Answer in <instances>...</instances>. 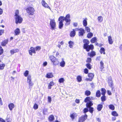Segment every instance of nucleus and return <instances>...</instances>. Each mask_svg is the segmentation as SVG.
I'll list each match as a JSON object with an SVG mask.
<instances>
[{
    "label": "nucleus",
    "mask_w": 122,
    "mask_h": 122,
    "mask_svg": "<svg viewBox=\"0 0 122 122\" xmlns=\"http://www.w3.org/2000/svg\"><path fill=\"white\" fill-rule=\"evenodd\" d=\"M54 85V83L53 81H51L50 82L48 86V88L49 89H51V86Z\"/></svg>",
    "instance_id": "cd10ccee"
},
{
    "label": "nucleus",
    "mask_w": 122,
    "mask_h": 122,
    "mask_svg": "<svg viewBox=\"0 0 122 122\" xmlns=\"http://www.w3.org/2000/svg\"><path fill=\"white\" fill-rule=\"evenodd\" d=\"M47 63L46 62H45L43 63V65L44 66H45L47 65Z\"/></svg>",
    "instance_id": "338daca9"
},
{
    "label": "nucleus",
    "mask_w": 122,
    "mask_h": 122,
    "mask_svg": "<svg viewBox=\"0 0 122 122\" xmlns=\"http://www.w3.org/2000/svg\"><path fill=\"white\" fill-rule=\"evenodd\" d=\"M76 32L74 31V29L73 30V31H71L70 33V36L71 37H73L75 35Z\"/></svg>",
    "instance_id": "b1692460"
},
{
    "label": "nucleus",
    "mask_w": 122,
    "mask_h": 122,
    "mask_svg": "<svg viewBox=\"0 0 122 122\" xmlns=\"http://www.w3.org/2000/svg\"><path fill=\"white\" fill-rule=\"evenodd\" d=\"M90 100V97H86L85 100L84 102H86L88 101H89Z\"/></svg>",
    "instance_id": "13d9d810"
},
{
    "label": "nucleus",
    "mask_w": 122,
    "mask_h": 122,
    "mask_svg": "<svg viewBox=\"0 0 122 122\" xmlns=\"http://www.w3.org/2000/svg\"><path fill=\"white\" fill-rule=\"evenodd\" d=\"M91 92L87 90L85 92V94L87 96L90 95L91 94Z\"/></svg>",
    "instance_id": "de8ad7c7"
},
{
    "label": "nucleus",
    "mask_w": 122,
    "mask_h": 122,
    "mask_svg": "<svg viewBox=\"0 0 122 122\" xmlns=\"http://www.w3.org/2000/svg\"><path fill=\"white\" fill-rule=\"evenodd\" d=\"M53 75L52 73H47L46 75V77L48 78H51L53 77Z\"/></svg>",
    "instance_id": "4468645a"
},
{
    "label": "nucleus",
    "mask_w": 122,
    "mask_h": 122,
    "mask_svg": "<svg viewBox=\"0 0 122 122\" xmlns=\"http://www.w3.org/2000/svg\"><path fill=\"white\" fill-rule=\"evenodd\" d=\"M28 83V85L29 88L31 89L32 86L33 85V83L32 81Z\"/></svg>",
    "instance_id": "a19ab883"
},
{
    "label": "nucleus",
    "mask_w": 122,
    "mask_h": 122,
    "mask_svg": "<svg viewBox=\"0 0 122 122\" xmlns=\"http://www.w3.org/2000/svg\"><path fill=\"white\" fill-rule=\"evenodd\" d=\"M20 33V31L19 29L18 28H17L14 31V35L16 36L19 35Z\"/></svg>",
    "instance_id": "f8f14e48"
},
{
    "label": "nucleus",
    "mask_w": 122,
    "mask_h": 122,
    "mask_svg": "<svg viewBox=\"0 0 122 122\" xmlns=\"http://www.w3.org/2000/svg\"><path fill=\"white\" fill-rule=\"evenodd\" d=\"M50 59L51 61L53 62L56 59L54 56H50Z\"/></svg>",
    "instance_id": "393cba45"
},
{
    "label": "nucleus",
    "mask_w": 122,
    "mask_h": 122,
    "mask_svg": "<svg viewBox=\"0 0 122 122\" xmlns=\"http://www.w3.org/2000/svg\"><path fill=\"white\" fill-rule=\"evenodd\" d=\"M101 99L102 102L106 100V97L105 95L101 97Z\"/></svg>",
    "instance_id": "8fccbe9b"
},
{
    "label": "nucleus",
    "mask_w": 122,
    "mask_h": 122,
    "mask_svg": "<svg viewBox=\"0 0 122 122\" xmlns=\"http://www.w3.org/2000/svg\"><path fill=\"white\" fill-rule=\"evenodd\" d=\"M85 33V30L81 28L79 29L78 34L79 36H83Z\"/></svg>",
    "instance_id": "9d476101"
},
{
    "label": "nucleus",
    "mask_w": 122,
    "mask_h": 122,
    "mask_svg": "<svg viewBox=\"0 0 122 122\" xmlns=\"http://www.w3.org/2000/svg\"><path fill=\"white\" fill-rule=\"evenodd\" d=\"M85 29L87 32H90V29L88 27H85Z\"/></svg>",
    "instance_id": "3c124183"
},
{
    "label": "nucleus",
    "mask_w": 122,
    "mask_h": 122,
    "mask_svg": "<svg viewBox=\"0 0 122 122\" xmlns=\"http://www.w3.org/2000/svg\"><path fill=\"white\" fill-rule=\"evenodd\" d=\"M8 40H5L3 41L1 43V45L3 46H5L8 43Z\"/></svg>",
    "instance_id": "f3484780"
},
{
    "label": "nucleus",
    "mask_w": 122,
    "mask_h": 122,
    "mask_svg": "<svg viewBox=\"0 0 122 122\" xmlns=\"http://www.w3.org/2000/svg\"><path fill=\"white\" fill-rule=\"evenodd\" d=\"M88 76L89 78H91L92 79V80L94 77V75L92 73H89L88 74Z\"/></svg>",
    "instance_id": "72a5a7b5"
},
{
    "label": "nucleus",
    "mask_w": 122,
    "mask_h": 122,
    "mask_svg": "<svg viewBox=\"0 0 122 122\" xmlns=\"http://www.w3.org/2000/svg\"><path fill=\"white\" fill-rule=\"evenodd\" d=\"M83 25L84 26H86L87 25V22L86 20H84L83 21Z\"/></svg>",
    "instance_id": "c03bdc74"
},
{
    "label": "nucleus",
    "mask_w": 122,
    "mask_h": 122,
    "mask_svg": "<svg viewBox=\"0 0 122 122\" xmlns=\"http://www.w3.org/2000/svg\"><path fill=\"white\" fill-rule=\"evenodd\" d=\"M64 18L63 21L65 20L66 22L65 25H67L70 24L71 20H70V15L69 14L66 15L65 17L62 16Z\"/></svg>",
    "instance_id": "f03ea898"
},
{
    "label": "nucleus",
    "mask_w": 122,
    "mask_h": 122,
    "mask_svg": "<svg viewBox=\"0 0 122 122\" xmlns=\"http://www.w3.org/2000/svg\"><path fill=\"white\" fill-rule=\"evenodd\" d=\"M77 116V115L76 113H73L70 114V117L72 120H73Z\"/></svg>",
    "instance_id": "9b49d317"
},
{
    "label": "nucleus",
    "mask_w": 122,
    "mask_h": 122,
    "mask_svg": "<svg viewBox=\"0 0 122 122\" xmlns=\"http://www.w3.org/2000/svg\"><path fill=\"white\" fill-rule=\"evenodd\" d=\"M41 49V47L40 46H37L35 48V50L38 51H39Z\"/></svg>",
    "instance_id": "6e6d98bb"
},
{
    "label": "nucleus",
    "mask_w": 122,
    "mask_h": 122,
    "mask_svg": "<svg viewBox=\"0 0 122 122\" xmlns=\"http://www.w3.org/2000/svg\"><path fill=\"white\" fill-rule=\"evenodd\" d=\"M63 60V59H62V60L60 62V66L62 67H64L65 64V62L64 60Z\"/></svg>",
    "instance_id": "4be33fe9"
},
{
    "label": "nucleus",
    "mask_w": 122,
    "mask_h": 122,
    "mask_svg": "<svg viewBox=\"0 0 122 122\" xmlns=\"http://www.w3.org/2000/svg\"><path fill=\"white\" fill-rule=\"evenodd\" d=\"M108 82L109 85L111 87L112 90H113V88L112 87V81L111 79H110L108 80Z\"/></svg>",
    "instance_id": "aec40b11"
},
{
    "label": "nucleus",
    "mask_w": 122,
    "mask_h": 122,
    "mask_svg": "<svg viewBox=\"0 0 122 122\" xmlns=\"http://www.w3.org/2000/svg\"><path fill=\"white\" fill-rule=\"evenodd\" d=\"M48 102L50 103L51 101V97L49 96L48 97Z\"/></svg>",
    "instance_id": "bf43d9fd"
},
{
    "label": "nucleus",
    "mask_w": 122,
    "mask_h": 122,
    "mask_svg": "<svg viewBox=\"0 0 122 122\" xmlns=\"http://www.w3.org/2000/svg\"><path fill=\"white\" fill-rule=\"evenodd\" d=\"M93 104L91 102H87L86 104V106L87 107H91L92 106Z\"/></svg>",
    "instance_id": "c85d7f7f"
},
{
    "label": "nucleus",
    "mask_w": 122,
    "mask_h": 122,
    "mask_svg": "<svg viewBox=\"0 0 122 122\" xmlns=\"http://www.w3.org/2000/svg\"><path fill=\"white\" fill-rule=\"evenodd\" d=\"M105 49L103 48H101L100 50V53L101 54H102V53H103L104 54H105Z\"/></svg>",
    "instance_id": "473e14b6"
},
{
    "label": "nucleus",
    "mask_w": 122,
    "mask_h": 122,
    "mask_svg": "<svg viewBox=\"0 0 122 122\" xmlns=\"http://www.w3.org/2000/svg\"><path fill=\"white\" fill-rule=\"evenodd\" d=\"M97 19L99 22H102L103 20V18L102 16H99L98 17Z\"/></svg>",
    "instance_id": "c756f323"
},
{
    "label": "nucleus",
    "mask_w": 122,
    "mask_h": 122,
    "mask_svg": "<svg viewBox=\"0 0 122 122\" xmlns=\"http://www.w3.org/2000/svg\"><path fill=\"white\" fill-rule=\"evenodd\" d=\"M102 94L103 96L105 95L106 93V90L104 88H102Z\"/></svg>",
    "instance_id": "79ce46f5"
},
{
    "label": "nucleus",
    "mask_w": 122,
    "mask_h": 122,
    "mask_svg": "<svg viewBox=\"0 0 122 122\" xmlns=\"http://www.w3.org/2000/svg\"><path fill=\"white\" fill-rule=\"evenodd\" d=\"M96 120L98 122H101V119L100 118H97Z\"/></svg>",
    "instance_id": "774afa93"
},
{
    "label": "nucleus",
    "mask_w": 122,
    "mask_h": 122,
    "mask_svg": "<svg viewBox=\"0 0 122 122\" xmlns=\"http://www.w3.org/2000/svg\"><path fill=\"white\" fill-rule=\"evenodd\" d=\"M108 40L109 43L110 44H112L113 43V41L111 36H109L108 37Z\"/></svg>",
    "instance_id": "ddd939ff"
},
{
    "label": "nucleus",
    "mask_w": 122,
    "mask_h": 122,
    "mask_svg": "<svg viewBox=\"0 0 122 122\" xmlns=\"http://www.w3.org/2000/svg\"><path fill=\"white\" fill-rule=\"evenodd\" d=\"M4 32V30H0V36Z\"/></svg>",
    "instance_id": "052dcab7"
},
{
    "label": "nucleus",
    "mask_w": 122,
    "mask_h": 122,
    "mask_svg": "<svg viewBox=\"0 0 122 122\" xmlns=\"http://www.w3.org/2000/svg\"><path fill=\"white\" fill-rule=\"evenodd\" d=\"M41 4L42 6L45 8L49 9L51 10V9L48 4L44 0H42L41 2Z\"/></svg>",
    "instance_id": "6e6552de"
},
{
    "label": "nucleus",
    "mask_w": 122,
    "mask_h": 122,
    "mask_svg": "<svg viewBox=\"0 0 122 122\" xmlns=\"http://www.w3.org/2000/svg\"><path fill=\"white\" fill-rule=\"evenodd\" d=\"M86 66L89 69L91 68V66L89 63H88L86 64Z\"/></svg>",
    "instance_id": "09e8293b"
},
{
    "label": "nucleus",
    "mask_w": 122,
    "mask_h": 122,
    "mask_svg": "<svg viewBox=\"0 0 122 122\" xmlns=\"http://www.w3.org/2000/svg\"><path fill=\"white\" fill-rule=\"evenodd\" d=\"M15 17H16V16H19V11L18 10H17L15 11Z\"/></svg>",
    "instance_id": "603ef678"
},
{
    "label": "nucleus",
    "mask_w": 122,
    "mask_h": 122,
    "mask_svg": "<svg viewBox=\"0 0 122 122\" xmlns=\"http://www.w3.org/2000/svg\"><path fill=\"white\" fill-rule=\"evenodd\" d=\"M49 119L50 121H52L54 119L53 116L52 115H50L49 117Z\"/></svg>",
    "instance_id": "c9c22d12"
},
{
    "label": "nucleus",
    "mask_w": 122,
    "mask_h": 122,
    "mask_svg": "<svg viewBox=\"0 0 122 122\" xmlns=\"http://www.w3.org/2000/svg\"><path fill=\"white\" fill-rule=\"evenodd\" d=\"M84 72L86 74H87L88 72V70L87 69H85L84 70Z\"/></svg>",
    "instance_id": "680f3d73"
},
{
    "label": "nucleus",
    "mask_w": 122,
    "mask_h": 122,
    "mask_svg": "<svg viewBox=\"0 0 122 122\" xmlns=\"http://www.w3.org/2000/svg\"><path fill=\"white\" fill-rule=\"evenodd\" d=\"M68 43L69 44V47L71 48L73 47L74 43L72 41H71L69 42Z\"/></svg>",
    "instance_id": "7c9ffc66"
},
{
    "label": "nucleus",
    "mask_w": 122,
    "mask_h": 122,
    "mask_svg": "<svg viewBox=\"0 0 122 122\" xmlns=\"http://www.w3.org/2000/svg\"><path fill=\"white\" fill-rule=\"evenodd\" d=\"M15 21L16 24L21 23L22 21V18L20 16H17L15 17Z\"/></svg>",
    "instance_id": "0eeeda50"
},
{
    "label": "nucleus",
    "mask_w": 122,
    "mask_h": 122,
    "mask_svg": "<svg viewBox=\"0 0 122 122\" xmlns=\"http://www.w3.org/2000/svg\"><path fill=\"white\" fill-rule=\"evenodd\" d=\"M101 96V92L100 91L98 90L97 91L96 93V96L97 97H99Z\"/></svg>",
    "instance_id": "e433bc0d"
},
{
    "label": "nucleus",
    "mask_w": 122,
    "mask_h": 122,
    "mask_svg": "<svg viewBox=\"0 0 122 122\" xmlns=\"http://www.w3.org/2000/svg\"><path fill=\"white\" fill-rule=\"evenodd\" d=\"M97 39L96 37H94L92 38L91 41V42L92 43H94L96 41Z\"/></svg>",
    "instance_id": "58836bf2"
},
{
    "label": "nucleus",
    "mask_w": 122,
    "mask_h": 122,
    "mask_svg": "<svg viewBox=\"0 0 122 122\" xmlns=\"http://www.w3.org/2000/svg\"><path fill=\"white\" fill-rule=\"evenodd\" d=\"M108 107L110 109L113 110L115 109L114 106L112 105L111 104L108 106Z\"/></svg>",
    "instance_id": "ea45409f"
},
{
    "label": "nucleus",
    "mask_w": 122,
    "mask_h": 122,
    "mask_svg": "<svg viewBox=\"0 0 122 122\" xmlns=\"http://www.w3.org/2000/svg\"><path fill=\"white\" fill-rule=\"evenodd\" d=\"M29 73V71L27 70H26L24 73V74L25 76L27 77L28 76Z\"/></svg>",
    "instance_id": "a18cd8bd"
},
{
    "label": "nucleus",
    "mask_w": 122,
    "mask_h": 122,
    "mask_svg": "<svg viewBox=\"0 0 122 122\" xmlns=\"http://www.w3.org/2000/svg\"><path fill=\"white\" fill-rule=\"evenodd\" d=\"M14 105L13 103L10 104L8 106L10 110L11 111L12 110L13 108L14 107Z\"/></svg>",
    "instance_id": "6ab92c4d"
},
{
    "label": "nucleus",
    "mask_w": 122,
    "mask_h": 122,
    "mask_svg": "<svg viewBox=\"0 0 122 122\" xmlns=\"http://www.w3.org/2000/svg\"><path fill=\"white\" fill-rule=\"evenodd\" d=\"M91 61V58H88L87 59V62H90Z\"/></svg>",
    "instance_id": "0e129e2a"
},
{
    "label": "nucleus",
    "mask_w": 122,
    "mask_h": 122,
    "mask_svg": "<svg viewBox=\"0 0 122 122\" xmlns=\"http://www.w3.org/2000/svg\"><path fill=\"white\" fill-rule=\"evenodd\" d=\"M87 115L85 114L84 115H83L80 117L78 119V122H83L87 119Z\"/></svg>",
    "instance_id": "423d86ee"
},
{
    "label": "nucleus",
    "mask_w": 122,
    "mask_h": 122,
    "mask_svg": "<svg viewBox=\"0 0 122 122\" xmlns=\"http://www.w3.org/2000/svg\"><path fill=\"white\" fill-rule=\"evenodd\" d=\"M50 59L51 61L53 62L56 59L54 56H50Z\"/></svg>",
    "instance_id": "a878e982"
},
{
    "label": "nucleus",
    "mask_w": 122,
    "mask_h": 122,
    "mask_svg": "<svg viewBox=\"0 0 122 122\" xmlns=\"http://www.w3.org/2000/svg\"><path fill=\"white\" fill-rule=\"evenodd\" d=\"M65 81L64 79L63 78H61L59 79V80L58 81L60 83H63Z\"/></svg>",
    "instance_id": "37998d69"
},
{
    "label": "nucleus",
    "mask_w": 122,
    "mask_h": 122,
    "mask_svg": "<svg viewBox=\"0 0 122 122\" xmlns=\"http://www.w3.org/2000/svg\"><path fill=\"white\" fill-rule=\"evenodd\" d=\"M75 102L78 103L80 102V100L79 99H76L75 100Z\"/></svg>",
    "instance_id": "69168bd1"
},
{
    "label": "nucleus",
    "mask_w": 122,
    "mask_h": 122,
    "mask_svg": "<svg viewBox=\"0 0 122 122\" xmlns=\"http://www.w3.org/2000/svg\"><path fill=\"white\" fill-rule=\"evenodd\" d=\"M38 105L36 104L35 103L34 105L33 108L35 110L37 109L38 108Z\"/></svg>",
    "instance_id": "5fc2aeb1"
},
{
    "label": "nucleus",
    "mask_w": 122,
    "mask_h": 122,
    "mask_svg": "<svg viewBox=\"0 0 122 122\" xmlns=\"http://www.w3.org/2000/svg\"><path fill=\"white\" fill-rule=\"evenodd\" d=\"M93 34L92 33H88L87 35V37L89 38H90L92 36Z\"/></svg>",
    "instance_id": "49530a36"
},
{
    "label": "nucleus",
    "mask_w": 122,
    "mask_h": 122,
    "mask_svg": "<svg viewBox=\"0 0 122 122\" xmlns=\"http://www.w3.org/2000/svg\"><path fill=\"white\" fill-rule=\"evenodd\" d=\"M112 115L114 116L117 117L118 116V114L117 113V112L115 111L112 112Z\"/></svg>",
    "instance_id": "f704fd0d"
},
{
    "label": "nucleus",
    "mask_w": 122,
    "mask_h": 122,
    "mask_svg": "<svg viewBox=\"0 0 122 122\" xmlns=\"http://www.w3.org/2000/svg\"><path fill=\"white\" fill-rule=\"evenodd\" d=\"M3 52V50L2 47L0 46V55H1Z\"/></svg>",
    "instance_id": "864d4df0"
},
{
    "label": "nucleus",
    "mask_w": 122,
    "mask_h": 122,
    "mask_svg": "<svg viewBox=\"0 0 122 122\" xmlns=\"http://www.w3.org/2000/svg\"><path fill=\"white\" fill-rule=\"evenodd\" d=\"M51 29L52 30H55L56 28V23L54 19H51L50 22Z\"/></svg>",
    "instance_id": "7ed1b4c3"
},
{
    "label": "nucleus",
    "mask_w": 122,
    "mask_h": 122,
    "mask_svg": "<svg viewBox=\"0 0 122 122\" xmlns=\"http://www.w3.org/2000/svg\"><path fill=\"white\" fill-rule=\"evenodd\" d=\"M29 54L31 56L32 55V53H36V52L35 51V48L33 47H31L30 48V49L29 50Z\"/></svg>",
    "instance_id": "1a4fd4ad"
},
{
    "label": "nucleus",
    "mask_w": 122,
    "mask_h": 122,
    "mask_svg": "<svg viewBox=\"0 0 122 122\" xmlns=\"http://www.w3.org/2000/svg\"><path fill=\"white\" fill-rule=\"evenodd\" d=\"M31 81V76L30 75H29L27 78V82L28 83Z\"/></svg>",
    "instance_id": "5701e85b"
},
{
    "label": "nucleus",
    "mask_w": 122,
    "mask_h": 122,
    "mask_svg": "<svg viewBox=\"0 0 122 122\" xmlns=\"http://www.w3.org/2000/svg\"><path fill=\"white\" fill-rule=\"evenodd\" d=\"M100 68L101 71H102L103 69L104 68V63L102 61H101L100 62Z\"/></svg>",
    "instance_id": "dca6fc26"
},
{
    "label": "nucleus",
    "mask_w": 122,
    "mask_h": 122,
    "mask_svg": "<svg viewBox=\"0 0 122 122\" xmlns=\"http://www.w3.org/2000/svg\"><path fill=\"white\" fill-rule=\"evenodd\" d=\"M96 55L95 52L93 51H92L90 53L89 52L88 53V55L90 57H93Z\"/></svg>",
    "instance_id": "412c9836"
},
{
    "label": "nucleus",
    "mask_w": 122,
    "mask_h": 122,
    "mask_svg": "<svg viewBox=\"0 0 122 122\" xmlns=\"http://www.w3.org/2000/svg\"><path fill=\"white\" fill-rule=\"evenodd\" d=\"M27 13L29 15H33L34 11V9L32 7H29L26 9Z\"/></svg>",
    "instance_id": "20e7f679"
},
{
    "label": "nucleus",
    "mask_w": 122,
    "mask_h": 122,
    "mask_svg": "<svg viewBox=\"0 0 122 122\" xmlns=\"http://www.w3.org/2000/svg\"><path fill=\"white\" fill-rule=\"evenodd\" d=\"M103 107V106L102 105L99 104L97 106V109L98 111H100Z\"/></svg>",
    "instance_id": "bb28decb"
},
{
    "label": "nucleus",
    "mask_w": 122,
    "mask_h": 122,
    "mask_svg": "<svg viewBox=\"0 0 122 122\" xmlns=\"http://www.w3.org/2000/svg\"><path fill=\"white\" fill-rule=\"evenodd\" d=\"M64 18L62 16L60 17L59 18L58 20L60 21L59 24V28L60 29H61L63 26V21Z\"/></svg>",
    "instance_id": "39448f33"
},
{
    "label": "nucleus",
    "mask_w": 122,
    "mask_h": 122,
    "mask_svg": "<svg viewBox=\"0 0 122 122\" xmlns=\"http://www.w3.org/2000/svg\"><path fill=\"white\" fill-rule=\"evenodd\" d=\"M5 65L4 64H3L2 63L0 64V70H2L4 69Z\"/></svg>",
    "instance_id": "4c0bfd02"
},
{
    "label": "nucleus",
    "mask_w": 122,
    "mask_h": 122,
    "mask_svg": "<svg viewBox=\"0 0 122 122\" xmlns=\"http://www.w3.org/2000/svg\"><path fill=\"white\" fill-rule=\"evenodd\" d=\"M89 111L91 113H92L93 112V108L92 107H89Z\"/></svg>",
    "instance_id": "4d7b16f0"
},
{
    "label": "nucleus",
    "mask_w": 122,
    "mask_h": 122,
    "mask_svg": "<svg viewBox=\"0 0 122 122\" xmlns=\"http://www.w3.org/2000/svg\"><path fill=\"white\" fill-rule=\"evenodd\" d=\"M82 76H78L77 77V81L80 82H81L82 81Z\"/></svg>",
    "instance_id": "2f4dec72"
},
{
    "label": "nucleus",
    "mask_w": 122,
    "mask_h": 122,
    "mask_svg": "<svg viewBox=\"0 0 122 122\" xmlns=\"http://www.w3.org/2000/svg\"><path fill=\"white\" fill-rule=\"evenodd\" d=\"M52 63L54 65L56 66L59 64V62L58 60L56 58L53 61Z\"/></svg>",
    "instance_id": "a211bd4d"
},
{
    "label": "nucleus",
    "mask_w": 122,
    "mask_h": 122,
    "mask_svg": "<svg viewBox=\"0 0 122 122\" xmlns=\"http://www.w3.org/2000/svg\"><path fill=\"white\" fill-rule=\"evenodd\" d=\"M19 51V50L18 49H13L10 50V53L11 54L13 55L15 53L18 52Z\"/></svg>",
    "instance_id": "2eb2a0df"
},
{
    "label": "nucleus",
    "mask_w": 122,
    "mask_h": 122,
    "mask_svg": "<svg viewBox=\"0 0 122 122\" xmlns=\"http://www.w3.org/2000/svg\"><path fill=\"white\" fill-rule=\"evenodd\" d=\"M84 112L85 113L88 111V109L87 108H85L83 110Z\"/></svg>",
    "instance_id": "e2e57ef3"
},
{
    "label": "nucleus",
    "mask_w": 122,
    "mask_h": 122,
    "mask_svg": "<svg viewBox=\"0 0 122 122\" xmlns=\"http://www.w3.org/2000/svg\"><path fill=\"white\" fill-rule=\"evenodd\" d=\"M83 41L84 43V48L87 51H89L90 49L92 50L93 49L94 46L93 45H88L89 43V42L88 40L84 39L83 40Z\"/></svg>",
    "instance_id": "f257e3e1"
}]
</instances>
